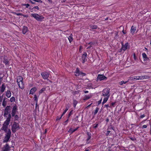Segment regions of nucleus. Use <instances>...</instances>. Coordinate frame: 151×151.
Here are the masks:
<instances>
[{
    "label": "nucleus",
    "mask_w": 151,
    "mask_h": 151,
    "mask_svg": "<svg viewBox=\"0 0 151 151\" xmlns=\"http://www.w3.org/2000/svg\"><path fill=\"white\" fill-rule=\"evenodd\" d=\"M19 129V127L18 123H17L16 122H14L13 125L12 126V131L13 133L16 132L17 129Z\"/></svg>",
    "instance_id": "6"
},
{
    "label": "nucleus",
    "mask_w": 151,
    "mask_h": 151,
    "mask_svg": "<svg viewBox=\"0 0 151 151\" xmlns=\"http://www.w3.org/2000/svg\"><path fill=\"white\" fill-rule=\"evenodd\" d=\"M37 2H38L42 3V1L41 0H33Z\"/></svg>",
    "instance_id": "47"
},
{
    "label": "nucleus",
    "mask_w": 151,
    "mask_h": 151,
    "mask_svg": "<svg viewBox=\"0 0 151 151\" xmlns=\"http://www.w3.org/2000/svg\"><path fill=\"white\" fill-rule=\"evenodd\" d=\"M145 114H143V115H141L140 116V118H142L144 117H145Z\"/></svg>",
    "instance_id": "52"
},
{
    "label": "nucleus",
    "mask_w": 151,
    "mask_h": 151,
    "mask_svg": "<svg viewBox=\"0 0 151 151\" xmlns=\"http://www.w3.org/2000/svg\"><path fill=\"white\" fill-rule=\"evenodd\" d=\"M142 56L143 58L144 59V60H147L148 59V58L147 57V56L145 53H143L142 54Z\"/></svg>",
    "instance_id": "26"
},
{
    "label": "nucleus",
    "mask_w": 151,
    "mask_h": 151,
    "mask_svg": "<svg viewBox=\"0 0 151 151\" xmlns=\"http://www.w3.org/2000/svg\"><path fill=\"white\" fill-rule=\"evenodd\" d=\"M127 49V48H121L120 49H118L117 51V52H122L123 53Z\"/></svg>",
    "instance_id": "16"
},
{
    "label": "nucleus",
    "mask_w": 151,
    "mask_h": 151,
    "mask_svg": "<svg viewBox=\"0 0 151 151\" xmlns=\"http://www.w3.org/2000/svg\"><path fill=\"white\" fill-rule=\"evenodd\" d=\"M29 1L32 4H35V2H33L32 1H31V0H29Z\"/></svg>",
    "instance_id": "61"
},
{
    "label": "nucleus",
    "mask_w": 151,
    "mask_h": 151,
    "mask_svg": "<svg viewBox=\"0 0 151 151\" xmlns=\"http://www.w3.org/2000/svg\"><path fill=\"white\" fill-rule=\"evenodd\" d=\"M102 99H101L99 101H98V105H99V104H100L101 103V102L102 101Z\"/></svg>",
    "instance_id": "49"
},
{
    "label": "nucleus",
    "mask_w": 151,
    "mask_h": 151,
    "mask_svg": "<svg viewBox=\"0 0 151 151\" xmlns=\"http://www.w3.org/2000/svg\"><path fill=\"white\" fill-rule=\"evenodd\" d=\"M6 96L8 98H10L11 96V93L10 90H8L6 93Z\"/></svg>",
    "instance_id": "17"
},
{
    "label": "nucleus",
    "mask_w": 151,
    "mask_h": 151,
    "mask_svg": "<svg viewBox=\"0 0 151 151\" xmlns=\"http://www.w3.org/2000/svg\"><path fill=\"white\" fill-rule=\"evenodd\" d=\"M109 97H106L104 98L103 101L102 103V104H104V103H106V101H107L109 98Z\"/></svg>",
    "instance_id": "25"
},
{
    "label": "nucleus",
    "mask_w": 151,
    "mask_h": 151,
    "mask_svg": "<svg viewBox=\"0 0 151 151\" xmlns=\"http://www.w3.org/2000/svg\"><path fill=\"white\" fill-rule=\"evenodd\" d=\"M11 134V130L10 129H9L5 134L3 141L4 142H7L9 141L10 138Z\"/></svg>",
    "instance_id": "3"
},
{
    "label": "nucleus",
    "mask_w": 151,
    "mask_h": 151,
    "mask_svg": "<svg viewBox=\"0 0 151 151\" xmlns=\"http://www.w3.org/2000/svg\"><path fill=\"white\" fill-rule=\"evenodd\" d=\"M106 122H108L109 121V119L107 118L106 119Z\"/></svg>",
    "instance_id": "62"
},
{
    "label": "nucleus",
    "mask_w": 151,
    "mask_h": 151,
    "mask_svg": "<svg viewBox=\"0 0 151 151\" xmlns=\"http://www.w3.org/2000/svg\"><path fill=\"white\" fill-rule=\"evenodd\" d=\"M80 60L83 63H84L87 60V54L86 52H84Z\"/></svg>",
    "instance_id": "8"
},
{
    "label": "nucleus",
    "mask_w": 151,
    "mask_h": 151,
    "mask_svg": "<svg viewBox=\"0 0 151 151\" xmlns=\"http://www.w3.org/2000/svg\"><path fill=\"white\" fill-rule=\"evenodd\" d=\"M69 107H66L64 111V112L65 113H66V111L68 110V109Z\"/></svg>",
    "instance_id": "51"
},
{
    "label": "nucleus",
    "mask_w": 151,
    "mask_h": 151,
    "mask_svg": "<svg viewBox=\"0 0 151 151\" xmlns=\"http://www.w3.org/2000/svg\"><path fill=\"white\" fill-rule=\"evenodd\" d=\"M133 56H134V59L135 60H136V55H135V53H134V54H133Z\"/></svg>",
    "instance_id": "56"
},
{
    "label": "nucleus",
    "mask_w": 151,
    "mask_h": 151,
    "mask_svg": "<svg viewBox=\"0 0 151 151\" xmlns=\"http://www.w3.org/2000/svg\"><path fill=\"white\" fill-rule=\"evenodd\" d=\"M6 87L5 86L4 84H3L1 87V88L0 89V91L1 93H3Z\"/></svg>",
    "instance_id": "21"
},
{
    "label": "nucleus",
    "mask_w": 151,
    "mask_h": 151,
    "mask_svg": "<svg viewBox=\"0 0 151 151\" xmlns=\"http://www.w3.org/2000/svg\"><path fill=\"white\" fill-rule=\"evenodd\" d=\"M78 128H79V127H78L76 128V129H73L74 132H75V131L77 130Z\"/></svg>",
    "instance_id": "58"
},
{
    "label": "nucleus",
    "mask_w": 151,
    "mask_h": 151,
    "mask_svg": "<svg viewBox=\"0 0 151 151\" xmlns=\"http://www.w3.org/2000/svg\"><path fill=\"white\" fill-rule=\"evenodd\" d=\"M138 77L139 80H143L145 79H147L149 78V77L147 76H138Z\"/></svg>",
    "instance_id": "12"
},
{
    "label": "nucleus",
    "mask_w": 151,
    "mask_h": 151,
    "mask_svg": "<svg viewBox=\"0 0 151 151\" xmlns=\"http://www.w3.org/2000/svg\"><path fill=\"white\" fill-rule=\"evenodd\" d=\"M28 30V28L26 27H24L22 29V33L23 34H25L27 32Z\"/></svg>",
    "instance_id": "19"
},
{
    "label": "nucleus",
    "mask_w": 151,
    "mask_h": 151,
    "mask_svg": "<svg viewBox=\"0 0 151 151\" xmlns=\"http://www.w3.org/2000/svg\"><path fill=\"white\" fill-rule=\"evenodd\" d=\"M81 73H80V72H76V74H75V75L76 76H78L81 74Z\"/></svg>",
    "instance_id": "43"
},
{
    "label": "nucleus",
    "mask_w": 151,
    "mask_h": 151,
    "mask_svg": "<svg viewBox=\"0 0 151 151\" xmlns=\"http://www.w3.org/2000/svg\"><path fill=\"white\" fill-rule=\"evenodd\" d=\"M76 72H80V71L79 70V69L78 68H77L76 70Z\"/></svg>",
    "instance_id": "60"
},
{
    "label": "nucleus",
    "mask_w": 151,
    "mask_h": 151,
    "mask_svg": "<svg viewBox=\"0 0 151 151\" xmlns=\"http://www.w3.org/2000/svg\"><path fill=\"white\" fill-rule=\"evenodd\" d=\"M99 108H98L97 107L96 108V109L94 111V115H95L98 112L99 110Z\"/></svg>",
    "instance_id": "34"
},
{
    "label": "nucleus",
    "mask_w": 151,
    "mask_h": 151,
    "mask_svg": "<svg viewBox=\"0 0 151 151\" xmlns=\"http://www.w3.org/2000/svg\"><path fill=\"white\" fill-rule=\"evenodd\" d=\"M6 104V101H5V99H4L3 100V103H2V105L4 107H5Z\"/></svg>",
    "instance_id": "27"
},
{
    "label": "nucleus",
    "mask_w": 151,
    "mask_h": 151,
    "mask_svg": "<svg viewBox=\"0 0 151 151\" xmlns=\"http://www.w3.org/2000/svg\"><path fill=\"white\" fill-rule=\"evenodd\" d=\"M10 147H9L8 144H6L4 146L2 150L5 151H9L10 150Z\"/></svg>",
    "instance_id": "11"
},
{
    "label": "nucleus",
    "mask_w": 151,
    "mask_h": 151,
    "mask_svg": "<svg viewBox=\"0 0 151 151\" xmlns=\"http://www.w3.org/2000/svg\"><path fill=\"white\" fill-rule=\"evenodd\" d=\"M31 16L34 17L38 21H42L44 18L42 16L36 13L31 14Z\"/></svg>",
    "instance_id": "1"
},
{
    "label": "nucleus",
    "mask_w": 151,
    "mask_h": 151,
    "mask_svg": "<svg viewBox=\"0 0 151 151\" xmlns=\"http://www.w3.org/2000/svg\"><path fill=\"white\" fill-rule=\"evenodd\" d=\"M91 97V95H85L83 98V100H88Z\"/></svg>",
    "instance_id": "23"
},
{
    "label": "nucleus",
    "mask_w": 151,
    "mask_h": 151,
    "mask_svg": "<svg viewBox=\"0 0 151 151\" xmlns=\"http://www.w3.org/2000/svg\"><path fill=\"white\" fill-rule=\"evenodd\" d=\"M97 79L100 81L103 80H106L107 78L103 75L99 74L97 77Z\"/></svg>",
    "instance_id": "9"
},
{
    "label": "nucleus",
    "mask_w": 151,
    "mask_h": 151,
    "mask_svg": "<svg viewBox=\"0 0 151 151\" xmlns=\"http://www.w3.org/2000/svg\"><path fill=\"white\" fill-rule=\"evenodd\" d=\"M61 118H62V117L61 116H60V117H57V119H56V120H60Z\"/></svg>",
    "instance_id": "54"
},
{
    "label": "nucleus",
    "mask_w": 151,
    "mask_h": 151,
    "mask_svg": "<svg viewBox=\"0 0 151 151\" xmlns=\"http://www.w3.org/2000/svg\"><path fill=\"white\" fill-rule=\"evenodd\" d=\"M68 132L70 133H73L74 132L73 131V129L72 128L70 129L68 131Z\"/></svg>",
    "instance_id": "39"
},
{
    "label": "nucleus",
    "mask_w": 151,
    "mask_h": 151,
    "mask_svg": "<svg viewBox=\"0 0 151 151\" xmlns=\"http://www.w3.org/2000/svg\"><path fill=\"white\" fill-rule=\"evenodd\" d=\"M136 26H132V27L131 29L130 30L131 33L132 34V35H133L134 33L135 32L136 30Z\"/></svg>",
    "instance_id": "15"
},
{
    "label": "nucleus",
    "mask_w": 151,
    "mask_h": 151,
    "mask_svg": "<svg viewBox=\"0 0 151 151\" xmlns=\"http://www.w3.org/2000/svg\"><path fill=\"white\" fill-rule=\"evenodd\" d=\"M89 44H90L91 47L96 46V44L95 43L91 42L89 43Z\"/></svg>",
    "instance_id": "29"
},
{
    "label": "nucleus",
    "mask_w": 151,
    "mask_h": 151,
    "mask_svg": "<svg viewBox=\"0 0 151 151\" xmlns=\"http://www.w3.org/2000/svg\"><path fill=\"white\" fill-rule=\"evenodd\" d=\"M46 89L45 88H43L41 90H40L39 91V93H42L44 91H45Z\"/></svg>",
    "instance_id": "33"
},
{
    "label": "nucleus",
    "mask_w": 151,
    "mask_h": 151,
    "mask_svg": "<svg viewBox=\"0 0 151 151\" xmlns=\"http://www.w3.org/2000/svg\"><path fill=\"white\" fill-rule=\"evenodd\" d=\"M87 134L88 135V138L87 139V141H88L91 138V134L90 132H87Z\"/></svg>",
    "instance_id": "24"
},
{
    "label": "nucleus",
    "mask_w": 151,
    "mask_h": 151,
    "mask_svg": "<svg viewBox=\"0 0 151 151\" xmlns=\"http://www.w3.org/2000/svg\"><path fill=\"white\" fill-rule=\"evenodd\" d=\"M73 110H72L68 114V118L70 117V116L72 115L73 114Z\"/></svg>",
    "instance_id": "40"
},
{
    "label": "nucleus",
    "mask_w": 151,
    "mask_h": 151,
    "mask_svg": "<svg viewBox=\"0 0 151 151\" xmlns=\"http://www.w3.org/2000/svg\"><path fill=\"white\" fill-rule=\"evenodd\" d=\"M110 91V89L109 88H106L104 89L102 91L101 96L104 97H109L111 95Z\"/></svg>",
    "instance_id": "2"
},
{
    "label": "nucleus",
    "mask_w": 151,
    "mask_h": 151,
    "mask_svg": "<svg viewBox=\"0 0 151 151\" xmlns=\"http://www.w3.org/2000/svg\"><path fill=\"white\" fill-rule=\"evenodd\" d=\"M68 39L70 42H71L73 40V38L70 36H69L68 37Z\"/></svg>",
    "instance_id": "38"
},
{
    "label": "nucleus",
    "mask_w": 151,
    "mask_h": 151,
    "mask_svg": "<svg viewBox=\"0 0 151 151\" xmlns=\"http://www.w3.org/2000/svg\"><path fill=\"white\" fill-rule=\"evenodd\" d=\"M17 110V106L16 105L14 106L13 108L11 113L12 116H14L16 114V112Z\"/></svg>",
    "instance_id": "10"
},
{
    "label": "nucleus",
    "mask_w": 151,
    "mask_h": 151,
    "mask_svg": "<svg viewBox=\"0 0 151 151\" xmlns=\"http://www.w3.org/2000/svg\"><path fill=\"white\" fill-rule=\"evenodd\" d=\"M128 82L127 81H122L121 82H119V83L120 85H122L123 84H125Z\"/></svg>",
    "instance_id": "30"
},
{
    "label": "nucleus",
    "mask_w": 151,
    "mask_h": 151,
    "mask_svg": "<svg viewBox=\"0 0 151 151\" xmlns=\"http://www.w3.org/2000/svg\"><path fill=\"white\" fill-rule=\"evenodd\" d=\"M9 123V122L5 121L3 124V126L1 128V129L6 133L7 132V129L8 128V126Z\"/></svg>",
    "instance_id": "5"
},
{
    "label": "nucleus",
    "mask_w": 151,
    "mask_h": 151,
    "mask_svg": "<svg viewBox=\"0 0 151 151\" xmlns=\"http://www.w3.org/2000/svg\"><path fill=\"white\" fill-rule=\"evenodd\" d=\"M110 132V131H108L107 132V133H106V135L107 136L108 135H109V133Z\"/></svg>",
    "instance_id": "53"
},
{
    "label": "nucleus",
    "mask_w": 151,
    "mask_h": 151,
    "mask_svg": "<svg viewBox=\"0 0 151 151\" xmlns=\"http://www.w3.org/2000/svg\"><path fill=\"white\" fill-rule=\"evenodd\" d=\"M14 14H15L17 16L22 15V14L21 13H17L16 12H14Z\"/></svg>",
    "instance_id": "45"
},
{
    "label": "nucleus",
    "mask_w": 151,
    "mask_h": 151,
    "mask_svg": "<svg viewBox=\"0 0 151 151\" xmlns=\"http://www.w3.org/2000/svg\"><path fill=\"white\" fill-rule=\"evenodd\" d=\"M97 27V26L96 25H92L91 26V28L92 29H96Z\"/></svg>",
    "instance_id": "36"
},
{
    "label": "nucleus",
    "mask_w": 151,
    "mask_h": 151,
    "mask_svg": "<svg viewBox=\"0 0 151 151\" xmlns=\"http://www.w3.org/2000/svg\"><path fill=\"white\" fill-rule=\"evenodd\" d=\"M22 16H24V17H28L27 15H23V14H22Z\"/></svg>",
    "instance_id": "63"
},
{
    "label": "nucleus",
    "mask_w": 151,
    "mask_h": 151,
    "mask_svg": "<svg viewBox=\"0 0 151 151\" xmlns=\"http://www.w3.org/2000/svg\"><path fill=\"white\" fill-rule=\"evenodd\" d=\"M36 88L35 87L32 88L30 91V94H33L36 91Z\"/></svg>",
    "instance_id": "18"
},
{
    "label": "nucleus",
    "mask_w": 151,
    "mask_h": 151,
    "mask_svg": "<svg viewBox=\"0 0 151 151\" xmlns=\"http://www.w3.org/2000/svg\"><path fill=\"white\" fill-rule=\"evenodd\" d=\"M3 62L6 65H8L9 64V61L5 57L3 58Z\"/></svg>",
    "instance_id": "13"
},
{
    "label": "nucleus",
    "mask_w": 151,
    "mask_h": 151,
    "mask_svg": "<svg viewBox=\"0 0 151 151\" xmlns=\"http://www.w3.org/2000/svg\"><path fill=\"white\" fill-rule=\"evenodd\" d=\"M37 9L38 10L39 9V8L37 6H34L33 8H32V9Z\"/></svg>",
    "instance_id": "48"
},
{
    "label": "nucleus",
    "mask_w": 151,
    "mask_h": 151,
    "mask_svg": "<svg viewBox=\"0 0 151 151\" xmlns=\"http://www.w3.org/2000/svg\"><path fill=\"white\" fill-rule=\"evenodd\" d=\"M23 81V78L22 77L19 76L17 77V83Z\"/></svg>",
    "instance_id": "20"
},
{
    "label": "nucleus",
    "mask_w": 151,
    "mask_h": 151,
    "mask_svg": "<svg viewBox=\"0 0 151 151\" xmlns=\"http://www.w3.org/2000/svg\"><path fill=\"white\" fill-rule=\"evenodd\" d=\"M34 99L35 101H36V102H37V96L36 95H34Z\"/></svg>",
    "instance_id": "41"
},
{
    "label": "nucleus",
    "mask_w": 151,
    "mask_h": 151,
    "mask_svg": "<svg viewBox=\"0 0 151 151\" xmlns=\"http://www.w3.org/2000/svg\"><path fill=\"white\" fill-rule=\"evenodd\" d=\"M115 103L116 102H112L111 103V105L112 106H113V107H114V105L115 104Z\"/></svg>",
    "instance_id": "55"
},
{
    "label": "nucleus",
    "mask_w": 151,
    "mask_h": 151,
    "mask_svg": "<svg viewBox=\"0 0 151 151\" xmlns=\"http://www.w3.org/2000/svg\"><path fill=\"white\" fill-rule=\"evenodd\" d=\"M129 138L132 140L134 141L136 140V139L134 137H130Z\"/></svg>",
    "instance_id": "44"
},
{
    "label": "nucleus",
    "mask_w": 151,
    "mask_h": 151,
    "mask_svg": "<svg viewBox=\"0 0 151 151\" xmlns=\"http://www.w3.org/2000/svg\"><path fill=\"white\" fill-rule=\"evenodd\" d=\"M15 101V98L13 96L10 99V101L11 102H13Z\"/></svg>",
    "instance_id": "35"
},
{
    "label": "nucleus",
    "mask_w": 151,
    "mask_h": 151,
    "mask_svg": "<svg viewBox=\"0 0 151 151\" xmlns=\"http://www.w3.org/2000/svg\"><path fill=\"white\" fill-rule=\"evenodd\" d=\"M11 107L10 106H7L5 108L4 114V116L5 117H7V115L10 113Z\"/></svg>",
    "instance_id": "4"
},
{
    "label": "nucleus",
    "mask_w": 151,
    "mask_h": 151,
    "mask_svg": "<svg viewBox=\"0 0 151 151\" xmlns=\"http://www.w3.org/2000/svg\"><path fill=\"white\" fill-rule=\"evenodd\" d=\"M104 106L106 108H108V107H109V104L105 105Z\"/></svg>",
    "instance_id": "57"
},
{
    "label": "nucleus",
    "mask_w": 151,
    "mask_h": 151,
    "mask_svg": "<svg viewBox=\"0 0 151 151\" xmlns=\"http://www.w3.org/2000/svg\"><path fill=\"white\" fill-rule=\"evenodd\" d=\"M122 47H127L128 46H129V43L128 42L126 43L124 46L123 45L122 43Z\"/></svg>",
    "instance_id": "31"
},
{
    "label": "nucleus",
    "mask_w": 151,
    "mask_h": 151,
    "mask_svg": "<svg viewBox=\"0 0 151 151\" xmlns=\"http://www.w3.org/2000/svg\"><path fill=\"white\" fill-rule=\"evenodd\" d=\"M77 103H78V102L77 101H76V100H73V104L74 107H76V104H77Z\"/></svg>",
    "instance_id": "32"
},
{
    "label": "nucleus",
    "mask_w": 151,
    "mask_h": 151,
    "mask_svg": "<svg viewBox=\"0 0 151 151\" xmlns=\"http://www.w3.org/2000/svg\"><path fill=\"white\" fill-rule=\"evenodd\" d=\"M68 119H67L65 122V123H66V124H66L68 122Z\"/></svg>",
    "instance_id": "64"
},
{
    "label": "nucleus",
    "mask_w": 151,
    "mask_h": 151,
    "mask_svg": "<svg viewBox=\"0 0 151 151\" xmlns=\"http://www.w3.org/2000/svg\"><path fill=\"white\" fill-rule=\"evenodd\" d=\"M147 127V125H144L142 127V128L143 129V128H146Z\"/></svg>",
    "instance_id": "50"
},
{
    "label": "nucleus",
    "mask_w": 151,
    "mask_h": 151,
    "mask_svg": "<svg viewBox=\"0 0 151 151\" xmlns=\"http://www.w3.org/2000/svg\"><path fill=\"white\" fill-rule=\"evenodd\" d=\"M138 76H134V77H132L131 79L133 81H136L139 80L138 79Z\"/></svg>",
    "instance_id": "28"
},
{
    "label": "nucleus",
    "mask_w": 151,
    "mask_h": 151,
    "mask_svg": "<svg viewBox=\"0 0 151 151\" xmlns=\"http://www.w3.org/2000/svg\"><path fill=\"white\" fill-rule=\"evenodd\" d=\"M78 128H79V127H78L76 128V129H73L74 132H75V131L77 130Z\"/></svg>",
    "instance_id": "59"
},
{
    "label": "nucleus",
    "mask_w": 151,
    "mask_h": 151,
    "mask_svg": "<svg viewBox=\"0 0 151 151\" xmlns=\"http://www.w3.org/2000/svg\"><path fill=\"white\" fill-rule=\"evenodd\" d=\"M14 121L18 120L19 119V117L17 114L15 115L14 116Z\"/></svg>",
    "instance_id": "37"
},
{
    "label": "nucleus",
    "mask_w": 151,
    "mask_h": 151,
    "mask_svg": "<svg viewBox=\"0 0 151 151\" xmlns=\"http://www.w3.org/2000/svg\"><path fill=\"white\" fill-rule=\"evenodd\" d=\"M41 75L44 79H47L49 77L50 73L47 72H44L42 73H41Z\"/></svg>",
    "instance_id": "7"
},
{
    "label": "nucleus",
    "mask_w": 151,
    "mask_h": 151,
    "mask_svg": "<svg viewBox=\"0 0 151 151\" xmlns=\"http://www.w3.org/2000/svg\"><path fill=\"white\" fill-rule=\"evenodd\" d=\"M22 6H26V8H27L29 6V5L28 4H22Z\"/></svg>",
    "instance_id": "42"
},
{
    "label": "nucleus",
    "mask_w": 151,
    "mask_h": 151,
    "mask_svg": "<svg viewBox=\"0 0 151 151\" xmlns=\"http://www.w3.org/2000/svg\"><path fill=\"white\" fill-rule=\"evenodd\" d=\"M8 117H7V118L6 119V120L5 121H7L8 122H9L10 121V119L11 117V115L10 114V113H9L8 114Z\"/></svg>",
    "instance_id": "22"
},
{
    "label": "nucleus",
    "mask_w": 151,
    "mask_h": 151,
    "mask_svg": "<svg viewBox=\"0 0 151 151\" xmlns=\"http://www.w3.org/2000/svg\"><path fill=\"white\" fill-rule=\"evenodd\" d=\"M98 124H94L93 125V128H96L98 126Z\"/></svg>",
    "instance_id": "46"
},
{
    "label": "nucleus",
    "mask_w": 151,
    "mask_h": 151,
    "mask_svg": "<svg viewBox=\"0 0 151 151\" xmlns=\"http://www.w3.org/2000/svg\"><path fill=\"white\" fill-rule=\"evenodd\" d=\"M17 84H18V85L19 88H20L22 89L24 88V84L23 83V81L20 82L19 83H17Z\"/></svg>",
    "instance_id": "14"
}]
</instances>
